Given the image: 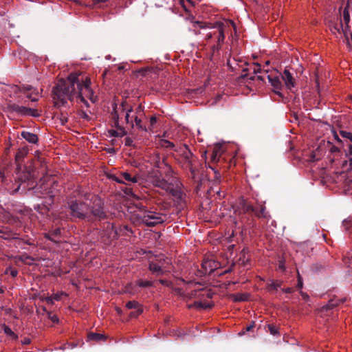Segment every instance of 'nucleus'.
Here are the masks:
<instances>
[{"label": "nucleus", "instance_id": "obj_33", "mask_svg": "<svg viewBox=\"0 0 352 352\" xmlns=\"http://www.w3.org/2000/svg\"><path fill=\"white\" fill-rule=\"evenodd\" d=\"M282 285V281H272L271 283H269L267 285V289L270 292H272L274 291H276L278 288L280 287Z\"/></svg>", "mask_w": 352, "mask_h": 352}, {"label": "nucleus", "instance_id": "obj_56", "mask_svg": "<svg viewBox=\"0 0 352 352\" xmlns=\"http://www.w3.org/2000/svg\"><path fill=\"white\" fill-rule=\"evenodd\" d=\"M159 281L163 285H165L168 287H173V283L170 281L164 280V279H160Z\"/></svg>", "mask_w": 352, "mask_h": 352}, {"label": "nucleus", "instance_id": "obj_61", "mask_svg": "<svg viewBox=\"0 0 352 352\" xmlns=\"http://www.w3.org/2000/svg\"><path fill=\"white\" fill-rule=\"evenodd\" d=\"M113 179L118 183L124 184V181L120 176V174L119 175V176H113Z\"/></svg>", "mask_w": 352, "mask_h": 352}, {"label": "nucleus", "instance_id": "obj_29", "mask_svg": "<svg viewBox=\"0 0 352 352\" xmlns=\"http://www.w3.org/2000/svg\"><path fill=\"white\" fill-rule=\"evenodd\" d=\"M212 306L213 305L212 304L196 301L193 304L189 305L188 308L191 309L192 307H195L197 309H208V308H211Z\"/></svg>", "mask_w": 352, "mask_h": 352}, {"label": "nucleus", "instance_id": "obj_26", "mask_svg": "<svg viewBox=\"0 0 352 352\" xmlns=\"http://www.w3.org/2000/svg\"><path fill=\"white\" fill-rule=\"evenodd\" d=\"M192 296H197V297H204L206 296L208 298H212L213 296V293H212L209 290H206L204 289H201L199 291H193L192 293Z\"/></svg>", "mask_w": 352, "mask_h": 352}, {"label": "nucleus", "instance_id": "obj_30", "mask_svg": "<svg viewBox=\"0 0 352 352\" xmlns=\"http://www.w3.org/2000/svg\"><path fill=\"white\" fill-rule=\"evenodd\" d=\"M148 269L153 273H157V275L164 274V271L162 269V267L156 263H153V262L149 263Z\"/></svg>", "mask_w": 352, "mask_h": 352}, {"label": "nucleus", "instance_id": "obj_2", "mask_svg": "<svg viewBox=\"0 0 352 352\" xmlns=\"http://www.w3.org/2000/svg\"><path fill=\"white\" fill-rule=\"evenodd\" d=\"M80 74H70L66 79H60L52 89L54 107L59 108L67 104V100L73 101L82 89Z\"/></svg>", "mask_w": 352, "mask_h": 352}, {"label": "nucleus", "instance_id": "obj_1", "mask_svg": "<svg viewBox=\"0 0 352 352\" xmlns=\"http://www.w3.org/2000/svg\"><path fill=\"white\" fill-rule=\"evenodd\" d=\"M28 155V148H22L18 150L15 155L16 163V182L18 183L15 192L21 193L25 192L26 190H33V193L37 197H41L44 195L49 197V201L46 202L48 206L53 203L54 195L46 186H38L35 181L34 170L31 166H22V161Z\"/></svg>", "mask_w": 352, "mask_h": 352}, {"label": "nucleus", "instance_id": "obj_3", "mask_svg": "<svg viewBox=\"0 0 352 352\" xmlns=\"http://www.w3.org/2000/svg\"><path fill=\"white\" fill-rule=\"evenodd\" d=\"M222 155V147L221 146H215L212 149L210 162L208 166L209 168L214 171V179L218 182L220 181L221 173L225 172L231 166L230 160L227 161Z\"/></svg>", "mask_w": 352, "mask_h": 352}, {"label": "nucleus", "instance_id": "obj_58", "mask_svg": "<svg viewBox=\"0 0 352 352\" xmlns=\"http://www.w3.org/2000/svg\"><path fill=\"white\" fill-rule=\"evenodd\" d=\"M253 72L254 74L260 73L261 72V65L258 63H254V67H253Z\"/></svg>", "mask_w": 352, "mask_h": 352}, {"label": "nucleus", "instance_id": "obj_7", "mask_svg": "<svg viewBox=\"0 0 352 352\" xmlns=\"http://www.w3.org/2000/svg\"><path fill=\"white\" fill-rule=\"evenodd\" d=\"M168 178V179H166L162 177L158 171L153 172L151 176V182L155 186L175 195L176 194L175 186H177V179L173 176H169Z\"/></svg>", "mask_w": 352, "mask_h": 352}, {"label": "nucleus", "instance_id": "obj_60", "mask_svg": "<svg viewBox=\"0 0 352 352\" xmlns=\"http://www.w3.org/2000/svg\"><path fill=\"white\" fill-rule=\"evenodd\" d=\"M19 260L21 261L22 262H25L26 260L33 261L34 258L31 256L25 254V255L21 256Z\"/></svg>", "mask_w": 352, "mask_h": 352}, {"label": "nucleus", "instance_id": "obj_63", "mask_svg": "<svg viewBox=\"0 0 352 352\" xmlns=\"http://www.w3.org/2000/svg\"><path fill=\"white\" fill-rule=\"evenodd\" d=\"M302 285H303L302 279L301 276H300L299 273H298V283H297V287H298V288H302Z\"/></svg>", "mask_w": 352, "mask_h": 352}, {"label": "nucleus", "instance_id": "obj_49", "mask_svg": "<svg viewBox=\"0 0 352 352\" xmlns=\"http://www.w3.org/2000/svg\"><path fill=\"white\" fill-rule=\"evenodd\" d=\"M195 185V190L196 191V192L197 193L199 192V190H200V188L202 185V179L200 178V179H197V181H192Z\"/></svg>", "mask_w": 352, "mask_h": 352}, {"label": "nucleus", "instance_id": "obj_10", "mask_svg": "<svg viewBox=\"0 0 352 352\" xmlns=\"http://www.w3.org/2000/svg\"><path fill=\"white\" fill-rule=\"evenodd\" d=\"M8 109L10 112L15 113L16 115L20 116H32L38 117L40 113L37 112V110L23 106H20L15 103H10L8 105Z\"/></svg>", "mask_w": 352, "mask_h": 352}, {"label": "nucleus", "instance_id": "obj_53", "mask_svg": "<svg viewBox=\"0 0 352 352\" xmlns=\"http://www.w3.org/2000/svg\"><path fill=\"white\" fill-rule=\"evenodd\" d=\"M111 118H112L113 122L119 121V115H118V111L116 109V107L113 109V111L111 113Z\"/></svg>", "mask_w": 352, "mask_h": 352}, {"label": "nucleus", "instance_id": "obj_54", "mask_svg": "<svg viewBox=\"0 0 352 352\" xmlns=\"http://www.w3.org/2000/svg\"><path fill=\"white\" fill-rule=\"evenodd\" d=\"M123 192H124L125 195H126L128 196H134L133 190L130 187H125L123 189Z\"/></svg>", "mask_w": 352, "mask_h": 352}, {"label": "nucleus", "instance_id": "obj_28", "mask_svg": "<svg viewBox=\"0 0 352 352\" xmlns=\"http://www.w3.org/2000/svg\"><path fill=\"white\" fill-rule=\"evenodd\" d=\"M206 23L202 21H195L192 22V28L195 34H200V29L206 28Z\"/></svg>", "mask_w": 352, "mask_h": 352}, {"label": "nucleus", "instance_id": "obj_14", "mask_svg": "<svg viewBox=\"0 0 352 352\" xmlns=\"http://www.w3.org/2000/svg\"><path fill=\"white\" fill-rule=\"evenodd\" d=\"M218 32H217V45H214L212 47L211 50L212 54L216 51H219L221 47L222 43L224 42L225 35L223 31V24H218Z\"/></svg>", "mask_w": 352, "mask_h": 352}, {"label": "nucleus", "instance_id": "obj_55", "mask_svg": "<svg viewBox=\"0 0 352 352\" xmlns=\"http://www.w3.org/2000/svg\"><path fill=\"white\" fill-rule=\"evenodd\" d=\"M247 300V297L244 294H239L236 296L234 301H245Z\"/></svg>", "mask_w": 352, "mask_h": 352}, {"label": "nucleus", "instance_id": "obj_51", "mask_svg": "<svg viewBox=\"0 0 352 352\" xmlns=\"http://www.w3.org/2000/svg\"><path fill=\"white\" fill-rule=\"evenodd\" d=\"M142 311H143V309L142 308H138V309H135V311H131L130 313V316L131 317L136 318L139 315H140L142 313Z\"/></svg>", "mask_w": 352, "mask_h": 352}, {"label": "nucleus", "instance_id": "obj_31", "mask_svg": "<svg viewBox=\"0 0 352 352\" xmlns=\"http://www.w3.org/2000/svg\"><path fill=\"white\" fill-rule=\"evenodd\" d=\"M109 133L111 137H123L126 134V131L124 128H120L117 130H109Z\"/></svg>", "mask_w": 352, "mask_h": 352}, {"label": "nucleus", "instance_id": "obj_44", "mask_svg": "<svg viewBox=\"0 0 352 352\" xmlns=\"http://www.w3.org/2000/svg\"><path fill=\"white\" fill-rule=\"evenodd\" d=\"M135 206V208L138 209V210L135 213H143L142 212L144 210H149L146 206H144L143 204H142L140 203L136 204Z\"/></svg>", "mask_w": 352, "mask_h": 352}, {"label": "nucleus", "instance_id": "obj_25", "mask_svg": "<svg viewBox=\"0 0 352 352\" xmlns=\"http://www.w3.org/2000/svg\"><path fill=\"white\" fill-rule=\"evenodd\" d=\"M342 302H343V300L338 299V298H332L329 300L328 303L325 306H323L322 309L326 310V311H327L329 309H331Z\"/></svg>", "mask_w": 352, "mask_h": 352}, {"label": "nucleus", "instance_id": "obj_48", "mask_svg": "<svg viewBox=\"0 0 352 352\" xmlns=\"http://www.w3.org/2000/svg\"><path fill=\"white\" fill-rule=\"evenodd\" d=\"M340 135L342 138L349 139L352 142V133L345 131H341Z\"/></svg>", "mask_w": 352, "mask_h": 352}, {"label": "nucleus", "instance_id": "obj_5", "mask_svg": "<svg viewBox=\"0 0 352 352\" xmlns=\"http://www.w3.org/2000/svg\"><path fill=\"white\" fill-rule=\"evenodd\" d=\"M143 213H134L133 218L134 222L139 225L147 227H155L164 222V216L151 210H144Z\"/></svg>", "mask_w": 352, "mask_h": 352}, {"label": "nucleus", "instance_id": "obj_8", "mask_svg": "<svg viewBox=\"0 0 352 352\" xmlns=\"http://www.w3.org/2000/svg\"><path fill=\"white\" fill-rule=\"evenodd\" d=\"M70 215L76 219H86L90 218L89 214L88 205L84 202L76 199H71L67 201Z\"/></svg>", "mask_w": 352, "mask_h": 352}, {"label": "nucleus", "instance_id": "obj_64", "mask_svg": "<svg viewBox=\"0 0 352 352\" xmlns=\"http://www.w3.org/2000/svg\"><path fill=\"white\" fill-rule=\"evenodd\" d=\"M352 155V145L348 144V151H346V155Z\"/></svg>", "mask_w": 352, "mask_h": 352}, {"label": "nucleus", "instance_id": "obj_19", "mask_svg": "<svg viewBox=\"0 0 352 352\" xmlns=\"http://www.w3.org/2000/svg\"><path fill=\"white\" fill-rule=\"evenodd\" d=\"M61 234V229L60 228H56L54 230L50 231L47 234H45V238L53 241L54 243H58L59 241L57 240L58 238L60 237Z\"/></svg>", "mask_w": 352, "mask_h": 352}, {"label": "nucleus", "instance_id": "obj_35", "mask_svg": "<svg viewBox=\"0 0 352 352\" xmlns=\"http://www.w3.org/2000/svg\"><path fill=\"white\" fill-rule=\"evenodd\" d=\"M343 20L346 24V29L349 28V23L350 22V14L349 11V6H346L343 11Z\"/></svg>", "mask_w": 352, "mask_h": 352}, {"label": "nucleus", "instance_id": "obj_46", "mask_svg": "<svg viewBox=\"0 0 352 352\" xmlns=\"http://www.w3.org/2000/svg\"><path fill=\"white\" fill-rule=\"evenodd\" d=\"M267 327H268V329L272 335L275 336V335L278 334V328L276 327V326L270 324H268Z\"/></svg>", "mask_w": 352, "mask_h": 352}, {"label": "nucleus", "instance_id": "obj_11", "mask_svg": "<svg viewBox=\"0 0 352 352\" xmlns=\"http://www.w3.org/2000/svg\"><path fill=\"white\" fill-rule=\"evenodd\" d=\"M91 80L89 78L86 77L84 80L83 78L80 79V85L82 86V91L83 93V96L85 98H88L91 101L94 102L96 100L94 99V93L92 89L90 87Z\"/></svg>", "mask_w": 352, "mask_h": 352}, {"label": "nucleus", "instance_id": "obj_27", "mask_svg": "<svg viewBox=\"0 0 352 352\" xmlns=\"http://www.w3.org/2000/svg\"><path fill=\"white\" fill-rule=\"evenodd\" d=\"M127 105H128V104H127L126 101H123L121 103V107L122 108V110L126 111V115H125V120H126V123L131 124V125L132 126H133V122L129 121V113L133 111V107L130 106L129 108H127L126 107Z\"/></svg>", "mask_w": 352, "mask_h": 352}, {"label": "nucleus", "instance_id": "obj_34", "mask_svg": "<svg viewBox=\"0 0 352 352\" xmlns=\"http://www.w3.org/2000/svg\"><path fill=\"white\" fill-rule=\"evenodd\" d=\"M153 285L152 281L149 280H143L142 279L138 280L135 282V285L140 287H152Z\"/></svg>", "mask_w": 352, "mask_h": 352}, {"label": "nucleus", "instance_id": "obj_24", "mask_svg": "<svg viewBox=\"0 0 352 352\" xmlns=\"http://www.w3.org/2000/svg\"><path fill=\"white\" fill-rule=\"evenodd\" d=\"M331 31L334 34H336V32H338V33H340L341 32H343L344 35V36L346 38L347 44H349V37H348V35H347L346 29V28L345 29L343 28L342 21H340L339 24L333 25V29H331Z\"/></svg>", "mask_w": 352, "mask_h": 352}, {"label": "nucleus", "instance_id": "obj_59", "mask_svg": "<svg viewBox=\"0 0 352 352\" xmlns=\"http://www.w3.org/2000/svg\"><path fill=\"white\" fill-rule=\"evenodd\" d=\"M125 292H129V293H131V294H135V290H133V285L131 283L129 284L126 287V289H125Z\"/></svg>", "mask_w": 352, "mask_h": 352}, {"label": "nucleus", "instance_id": "obj_18", "mask_svg": "<svg viewBox=\"0 0 352 352\" xmlns=\"http://www.w3.org/2000/svg\"><path fill=\"white\" fill-rule=\"evenodd\" d=\"M267 78L272 86L276 89H281L283 87L281 76L280 74L278 75H267Z\"/></svg>", "mask_w": 352, "mask_h": 352}, {"label": "nucleus", "instance_id": "obj_16", "mask_svg": "<svg viewBox=\"0 0 352 352\" xmlns=\"http://www.w3.org/2000/svg\"><path fill=\"white\" fill-rule=\"evenodd\" d=\"M120 176L124 179V184L126 183L127 184L138 183L141 178L138 174L132 175L126 171L120 172Z\"/></svg>", "mask_w": 352, "mask_h": 352}, {"label": "nucleus", "instance_id": "obj_22", "mask_svg": "<svg viewBox=\"0 0 352 352\" xmlns=\"http://www.w3.org/2000/svg\"><path fill=\"white\" fill-rule=\"evenodd\" d=\"M214 264V261H205L201 264V267L205 274H211L216 266H213Z\"/></svg>", "mask_w": 352, "mask_h": 352}, {"label": "nucleus", "instance_id": "obj_37", "mask_svg": "<svg viewBox=\"0 0 352 352\" xmlns=\"http://www.w3.org/2000/svg\"><path fill=\"white\" fill-rule=\"evenodd\" d=\"M126 307L129 309H138V308H142L141 305H140L139 302L135 300L127 302L126 304Z\"/></svg>", "mask_w": 352, "mask_h": 352}, {"label": "nucleus", "instance_id": "obj_43", "mask_svg": "<svg viewBox=\"0 0 352 352\" xmlns=\"http://www.w3.org/2000/svg\"><path fill=\"white\" fill-rule=\"evenodd\" d=\"M218 24H222L221 23H217L215 24V25L214 26V28H217L218 29ZM217 32H218V30L214 32H209L206 34V40H210L211 39L212 37H215L217 38Z\"/></svg>", "mask_w": 352, "mask_h": 352}, {"label": "nucleus", "instance_id": "obj_36", "mask_svg": "<svg viewBox=\"0 0 352 352\" xmlns=\"http://www.w3.org/2000/svg\"><path fill=\"white\" fill-rule=\"evenodd\" d=\"M118 236L121 235V234L128 236L129 232L131 234L133 233L131 228L127 225H124V226L120 227L119 230H118Z\"/></svg>", "mask_w": 352, "mask_h": 352}, {"label": "nucleus", "instance_id": "obj_13", "mask_svg": "<svg viewBox=\"0 0 352 352\" xmlns=\"http://www.w3.org/2000/svg\"><path fill=\"white\" fill-rule=\"evenodd\" d=\"M19 89L20 92L26 94V97L28 99H30L31 101L36 102L38 100V98L36 97H34L33 96L34 95L37 96L38 93L36 89L34 88L32 86H31V85L23 86L22 87H20Z\"/></svg>", "mask_w": 352, "mask_h": 352}, {"label": "nucleus", "instance_id": "obj_6", "mask_svg": "<svg viewBox=\"0 0 352 352\" xmlns=\"http://www.w3.org/2000/svg\"><path fill=\"white\" fill-rule=\"evenodd\" d=\"M175 151L177 153L175 159L178 165L183 169L188 166H191L192 164H196L198 161L197 157L192 153L186 144L177 147Z\"/></svg>", "mask_w": 352, "mask_h": 352}, {"label": "nucleus", "instance_id": "obj_12", "mask_svg": "<svg viewBox=\"0 0 352 352\" xmlns=\"http://www.w3.org/2000/svg\"><path fill=\"white\" fill-rule=\"evenodd\" d=\"M280 76L287 89H291L292 87H295V79L288 69L285 68L283 73H280Z\"/></svg>", "mask_w": 352, "mask_h": 352}, {"label": "nucleus", "instance_id": "obj_40", "mask_svg": "<svg viewBox=\"0 0 352 352\" xmlns=\"http://www.w3.org/2000/svg\"><path fill=\"white\" fill-rule=\"evenodd\" d=\"M43 311L47 312L48 318L54 323H58L59 319L56 315L52 314V312L47 311L45 307H43Z\"/></svg>", "mask_w": 352, "mask_h": 352}, {"label": "nucleus", "instance_id": "obj_32", "mask_svg": "<svg viewBox=\"0 0 352 352\" xmlns=\"http://www.w3.org/2000/svg\"><path fill=\"white\" fill-rule=\"evenodd\" d=\"M87 338H88L89 340H94V341L104 340L105 339V337L103 334L97 333H90L88 334Z\"/></svg>", "mask_w": 352, "mask_h": 352}, {"label": "nucleus", "instance_id": "obj_45", "mask_svg": "<svg viewBox=\"0 0 352 352\" xmlns=\"http://www.w3.org/2000/svg\"><path fill=\"white\" fill-rule=\"evenodd\" d=\"M156 123H157V118H156V116H151L150 118L149 126L147 128V131L148 130H152Z\"/></svg>", "mask_w": 352, "mask_h": 352}, {"label": "nucleus", "instance_id": "obj_42", "mask_svg": "<svg viewBox=\"0 0 352 352\" xmlns=\"http://www.w3.org/2000/svg\"><path fill=\"white\" fill-rule=\"evenodd\" d=\"M162 163L168 168V170L166 173V177H168L169 176H172L173 171L171 166L167 164L166 159L163 158Z\"/></svg>", "mask_w": 352, "mask_h": 352}, {"label": "nucleus", "instance_id": "obj_62", "mask_svg": "<svg viewBox=\"0 0 352 352\" xmlns=\"http://www.w3.org/2000/svg\"><path fill=\"white\" fill-rule=\"evenodd\" d=\"M60 122L63 125H64L65 123L67 122L68 121V118L67 116H64L63 113H61L60 115Z\"/></svg>", "mask_w": 352, "mask_h": 352}, {"label": "nucleus", "instance_id": "obj_23", "mask_svg": "<svg viewBox=\"0 0 352 352\" xmlns=\"http://www.w3.org/2000/svg\"><path fill=\"white\" fill-rule=\"evenodd\" d=\"M248 254V250L245 248H243L240 252L239 258L238 260L239 264L243 266L246 265L248 263L250 258L247 254Z\"/></svg>", "mask_w": 352, "mask_h": 352}, {"label": "nucleus", "instance_id": "obj_39", "mask_svg": "<svg viewBox=\"0 0 352 352\" xmlns=\"http://www.w3.org/2000/svg\"><path fill=\"white\" fill-rule=\"evenodd\" d=\"M134 120H135V125L139 129H141L142 131H147V128L146 127L145 125L142 124V120L140 118H139L138 116H136L135 117Z\"/></svg>", "mask_w": 352, "mask_h": 352}, {"label": "nucleus", "instance_id": "obj_57", "mask_svg": "<svg viewBox=\"0 0 352 352\" xmlns=\"http://www.w3.org/2000/svg\"><path fill=\"white\" fill-rule=\"evenodd\" d=\"M80 118H83L84 120H86L87 121L90 120H91V118L88 116V114L84 111H81L80 113Z\"/></svg>", "mask_w": 352, "mask_h": 352}, {"label": "nucleus", "instance_id": "obj_4", "mask_svg": "<svg viewBox=\"0 0 352 352\" xmlns=\"http://www.w3.org/2000/svg\"><path fill=\"white\" fill-rule=\"evenodd\" d=\"M234 214L236 215L241 214H248L254 216L258 219H265L268 220L270 215L266 211V208L263 204H258L257 206H254L250 202L248 201L243 198L239 200L236 208L234 209Z\"/></svg>", "mask_w": 352, "mask_h": 352}, {"label": "nucleus", "instance_id": "obj_41", "mask_svg": "<svg viewBox=\"0 0 352 352\" xmlns=\"http://www.w3.org/2000/svg\"><path fill=\"white\" fill-rule=\"evenodd\" d=\"M162 146L166 148H170V149H175L177 147H175V144L170 142L169 140H163L162 141Z\"/></svg>", "mask_w": 352, "mask_h": 352}, {"label": "nucleus", "instance_id": "obj_38", "mask_svg": "<svg viewBox=\"0 0 352 352\" xmlns=\"http://www.w3.org/2000/svg\"><path fill=\"white\" fill-rule=\"evenodd\" d=\"M342 168L344 169L342 173H344L345 171H349L352 170V158H349V162L346 160H344L342 163Z\"/></svg>", "mask_w": 352, "mask_h": 352}, {"label": "nucleus", "instance_id": "obj_9", "mask_svg": "<svg viewBox=\"0 0 352 352\" xmlns=\"http://www.w3.org/2000/svg\"><path fill=\"white\" fill-rule=\"evenodd\" d=\"M91 206L89 207L90 218H87L89 221L91 217L96 220L102 221L107 218V214L104 210V202L98 196L94 195L91 199Z\"/></svg>", "mask_w": 352, "mask_h": 352}, {"label": "nucleus", "instance_id": "obj_47", "mask_svg": "<svg viewBox=\"0 0 352 352\" xmlns=\"http://www.w3.org/2000/svg\"><path fill=\"white\" fill-rule=\"evenodd\" d=\"M76 98H79L82 102H83L87 107H89V104L88 102L85 100V97L83 96V93L82 91V89L80 92H78V96Z\"/></svg>", "mask_w": 352, "mask_h": 352}, {"label": "nucleus", "instance_id": "obj_52", "mask_svg": "<svg viewBox=\"0 0 352 352\" xmlns=\"http://www.w3.org/2000/svg\"><path fill=\"white\" fill-rule=\"evenodd\" d=\"M3 331H4V333L7 335H9V336H15L16 338L17 337L14 333L12 331V329L8 327V326H4L3 327Z\"/></svg>", "mask_w": 352, "mask_h": 352}, {"label": "nucleus", "instance_id": "obj_17", "mask_svg": "<svg viewBox=\"0 0 352 352\" xmlns=\"http://www.w3.org/2000/svg\"><path fill=\"white\" fill-rule=\"evenodd\" d=\"M104 235L109 239H116L118 237V231L113 223H108L105 228Z\"/></svg>", "mask_w": 352, "mask_h": 352}, {"label": "nucleus", "instance_id": "obj_20", "mask_svg": "<svg viewBox=\"0 0 352 352\" xmlns=\"http://www.w3.org/2000/svg\"><path fill=\"white\" fill-rule=\"evenodd\" d=\"M21 136L23 139L32 144H36L38 142V138L37 135L29 131H22Z\"/></svg>", "mask_w": 352, "mask_h": 352}, {"label": "nucleus", "instance_id": "obj_21", "mask_svg": "<svg viewBox=\"0 0 352 352\" xmlns=\"http://www.w3.org/2000/svg\"><path fill=\"white\" fill-rule=\"evenodd\" d=\"M185 170H189L190 173V179L192 181H197V179H200L199 177V168L196 166V164H192L191 166H188L187 168H184Z\"/></svg>", "mask_w": 352, "mask_h": 352}, {"label": "nucleus", "instance_id": "obj_15", "mask_svg": "<svg viewBox=\"0 0 352 352\" xmlns=\"http://www.w3.org/2000/svg\"><path fill=\"white\" fill-rule=\"evenodd\" d=\"M249 69L248 68H244L243 69V72H244L245 74H241L239 78H238V81L239 82H249L250 83L252 81H254L255 80H260V81H262L263 82L264 80H265V76H252L250 78H248V74L247 72H248Z\"/></svg>", "mask_w": 352, "mask_h": 352}, {"label": "nucleus", "instance_id": "obj_50", "mask_svg": "<svg viewBox=\"0 0 352 352\" xmlns=\"http://www.w3.org/2000/svg\"><path fill=\"white\" fill-rule=\"evenodd\" d=\"M10 272V275L13 277V278H15L17 274H18V271L16 269H13L12 267H8L6 269V273L8 274V272Z\"/></svg>", "mask_w": 352, "mask_h": 352}]
</instances>
